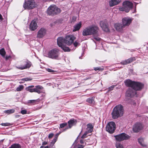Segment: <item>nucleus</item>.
Returning <instances> with one entry per match:
<instances>
[{
  "label": "nucleus",
  "mask_w": 148,
  "mask_h": 148,
  "mask_svg": "<svg viewBox=\"0 0 148 148\" xmlns=\"http://www.w3.org/2000/svg\"><path fill=\"white\" fill-rule=\"evenodd\" d=\"M86 145V143H85V145H78L74 146L75 148H83L85 145Z\"/></svg>",
  "instance_id": "nucleus-34"
},
{
  "label": "nucleus",
  "mask_w": 148,
  "mask_h": 148,
  "mask_svg": "<svg viewBox=\"0 0 148 148\" xmlns=\"http://www.w3.org/2000/svg\"><path fill=\"white\" fill-rule=\"evenodd\" d=\"M43 89V87L41 86L38 85L35 86L34 88V92H37L38 94L43 93L42 90Z\"/></svg>",
  "instance_id": "nucleus-20"
},
{
  "label": "nucleus",
  "mask_w": 148,
  "mask_h": 148,
  "mask_svg": "<svg viewBox=\"0 0 148 148\" xmlns=\"http://www.w3.org/2000/svg\"><path fill=\"white\" fill-rule=\"evenodd\" d=\"M44 148H49V146H46V147H45Z\"/></svg>",
  "instance_id": "nucleus-55"
},
{
  "label": "nucleus",
  "mask_w": 148,
  "mask_h": 148,
  "mask_svg": "<svg viewBox=\"0 0 148 148\" xmlns=\"http://www.w3.org/2000/svg\"><path fill=\"white\" fill-rule=\"evenodd\" d=\"M59 55V51L56 49H54L50 50L48 53V56L49 58L53 59H58Z\"/></svg>",
  "instance_id": "nucleus-7"
},
{
  "label": "nucleus",
  "mask_w": 148,
  "mask_h": 148,
  "mask_svg": "<svg viewBox=\"0 0 148 148\" xmlns=\"http://www.w3.org/2000/svg\"><path fill=\"white\" fill-rule=\"evenodd\" d=\"M57 44L59 47L64 45L65 44V38L62 37H58L57 39Z\"/></svg>",
  "instance_id": "nucleus-19"
},
{
  "label": "nucleus",
  "mask_w": 148,
  "mask_h": 148,
  "mask_svg": "<svg viewBox=\"0 0 148 148\" xmlns=\"http://www.w3.org/2000/svg\"><path fill=\"white\" fill-rule=\"evenodd\" d=\"M115 29L118 31H121L125 27L123 25L120 23H116L114 25Z\"/></svg>",
  "instance_id": "nucleus-21"
},
{
  "label": "nucleus",
  "mask_w": 148,
  "mask_h": 148,
  "mask_svg": "<svg viewBox=\"0 0 148 148\" xmlns=\"http://www.w3.org/2000/svg\"><path fill=\"white\" fill-rule=\"evenodd\" d=\"M132 3L128 1H125L123 3L122 6L120 7L119 9L122 11H125L126 12H129L130 9L133 7Z\"/></svg>",
  "instance_id": "nucleus-4"
},
{
  "label": "nucleus",
  "mask_w": 148,
  "mask_h": 148,
  "mask_svg": "<svg viewBox=\"0 0 148 148\" xmlns=\"http://www.w3.org/2000/svg\"><path fill=\"white\" fill-rule=\"evenodd\" d=\"M47 144V143L46 142H44L42 143V145H46Z\"/></svg>",
  "instance_id": "nucleus-49"
},
{
  "label": "nucleus",
  "mask_w": 148,
  "mask_h": 148,
  "mask_svg": "<svg viewBox=\"0 0 148 148\" xmlns=\"http://www.w3.org/2000/svg\"><path fill=\"white\" fill-rule=\"evenodd\" d=\"M45 147L43 146H42L40 147V148H44Z\"/></svg>",
  "instance_id": "nucleus-53"
},
{
  "label": "nucleus",
  "mask_w": 148,
  "mask_h": 148,
  "mask_svg": "<svg viewBox=\"0 0 148 148\" xmlns=\"http://www.w3.org/2000/svg\"><path fill=\"white\" fill-rule=\"evenodd\" d=\"M134 60H135V58H131L122 61L121 62V63L123 65L127 64H128L130 63Z\"/></svg>",
  "instance_id": "nucleus-22"
},
{
  "label": "nucleus",
  "mask_w": 148,
  "mask_h": 148,
  "mask_svg": "<svg viewBox=\"0 0 148 148\" xmlns=\"http://www.w3.org/2000/svg\"><path fill=\"white\" fill-rule=\"evenodd\" d=\"M1 125L2 126H8L11 125V124L9 123H2Z\"/></svg>",
  "instance_id": "nucleus-38"
},
{
  "label": "nucleus",
  "mask_w": 148,
  "mask_h": 148,
  "mask_svg": "<svg viewBox=\"0 0 148 148\" xmlns=\"http://www.w3.org/2000/svg\"><path fill=\"white\" fill-rule=\"evenodd\" d=\"M61 12L60 9L55 5H51L48 9L47 13L49 15H54Z\"/></svg>",
  "instance_id": "nucleus-5"
},
{
  "label": "nucleus",
  "mask_w": 148,
  "mask_h": 148,
  "mask_svg": "<svg viewBox=\"0 0 148 148\" xmlns=\"http://www.w3.org/2000/svg\"><path fill=\"white\" fill-rule=\"evenodd\" d=\"M38 26L36 22L34 20L32 21L29 25V29L32 31L35 30L37 28Z\"/></svg>",
  "instance_id": "nucleus-18"
},
{
  "label": "nucleus",
  "mask_w": 148,
  "mask_h": 148,
  "mask_svg": "<svg viewBox=\"0 0 148 148\" xmlns=\"http://www.w3.org/2000/svg\"><path fill=\"white\" fill-rule=\"evenodd\" d=\"M147 112H148V110H147Z\"/></svg>",
  "instance_id": "nucleus-56"
},
{
  "label": "nucleus",
  "mask_w": 148,
  "mask_h": 148,
  "mask_svg": "<svg viewBox=\"0 0 148 148\" xmlns=\"http://www.w3.org/2000/svg\"><path fill=\"white\" fill-rule=\"evenodd\" d=\"M120 2L119 0L118 1L116 0H111L109 2L110 5L111 7L119 3Z\"/></svg>",
  "instance_id": "nucleus-24"
},
{
  "label": "nucleus",
  "mask_w": 148,
  "mask_h": 148,
  "mask_svg": "<svg viewBox=\"0 0 148 148\" xmlns=\"http://www.w3.org/2000/svg\"><path fill=\"white\" fill-rule=\"evenodd\" d=\"M94 39L97 41H100L101 39L99 38V37H95L94 38Z\"/></svg>",
  "instance_id": "nucleus-47"
},
{
  "label": "nucleus",
  "mask_w": 148,
  "mask_h": 148,
  "mask_svg": "<svg viewBox=\"0 0 148 148\" xmlns=\"http://www.w3.org/2000/svg\"><path fill=\"white\" fill-rule=\"evenodd\" d=\"M123 114V106L119 105L116 106L114 108L112 113L113 119H116L121 116Z\"/></svg>",
  "instance_id": "nucleus-3"
},
{
  "label": "nucleus",
  "mask_w": 148,
  "mask_h": 148,
  "mask_svg": "<svg viewBox=\"0 0 148 148\" xmlns=\"http://www.w3.org/2000/svg\"><path fill=\"white\" fill-rule=\"evenodd\" d=\"M36 101V100H29L28 101V103L34 104Z\"/></svg>",
  "instance_id": "nucleus-40"
},
{
  "label": "nucleus",
  "mask_w": 148,
  "mask_h": 148,
  "mask_svg": "<svg viewBox=\"0 0 148 148\" xmlns=\"http://www.w3.org/2000/svg\"><path fill=\"white\" fill-rule=\"evenodd\" d=\"M3 18H2V15L0 14V20H2Z\"/></svg>",
  "instance_id": "nucleus-50"
},
{
  "label": "nucleus",
  "mask_w": 148,
  "mask_h": 148,
  "mask_svg": "<svg viewBox=\"0 0 148 148\" xmlns=\"http://www.w3.org/2000/svg\"><path fill=\"white\" fill-rule=\"evenodd\" d=\"M0 54L3 56H4L5 52L4 48H2L0 50Z\"/></svg>",
  "instance_id": "nucleus-31"
},
{
  "label": "nucleus",
  "mask_w": 148,
  "mask_h": 148,
  "mask_svg": "<svg viewBox=\"0 0 148 148\" xmlns=\"http://www.w3.org/2000/svg\"><path fill=\"white\" fill-rule=\"evenodd\" d=\"M98 30L99 28L97 26H89L83 29L82 34L84 36L95 35L97 33Z\"/></svg>",
  "instance_id": "nucleus-1"
},
{
  "label": "nucleus",
  "mask_w": 148,
  "mask_h": 148,
  "mask_svg": "<svg viewBox=\"0 0 148 148\" xmlns=\"http://www.w3.org/2000/svg\"><path fill=\"white\" fill-rule=\"evenodd\" d=\"M79 45V43L78 42L76 41H75L73 43V45L75 47H76L77 46Z\"/></svg>",
  "instance_id": "nucleus-42"
},
{
  "label": "nucleus",
  "mask_w": 148,
  "mask_h": 148,
  "mask_svg": "<svg viewBox=\"0 0 148 148\" xmlns=\"http://www.w3.org/2000/svg\"><path fill=\"white\" fill-rule=\"evenodd\" d=\"M34 86L33 85L30 86L26 88V89L27 91H29L30 92H34Z\"/></svg>",
  "instance_id": "nucleus-26"
},
{
  "label": "nucleus",
  "mask_w": 148,
  "mask_h": 148,
  "mask_svg": "<svg viewBox=\"0 0 148 148\" xmlns=\"http://www.w3.org/2000/svg\"><path fill=\"white\" fill-rule=\"evenodd\" d=\"M12 148H21L20 145L18 144H14L12 145Z\"/></svg>",
  "instance_id": "nucleus-33"
},
{
  "label": "nucleus",
  "mask_w": 148,
  "mask_h": 148,
  "mask_svg": "<svg viewBox=\"0 0 148 148\" xmlns=\"http://www.w3.org/2000/svg\"><path fill=\"white\" fill-rule=\"evenodd\" d=\"M138 141L139 143L143 147H146L147 145L144 143L143 139L142 138H140L138 139Z\"/></svg>",
  "instance_id": "nucleus-28"
},
{
  "label": "nucleus",
  "mask_w": 148,
  "mask_h": 148,
  "mask_svg": "<svg viewBox=\"0 0 148 148\" xmlns=\"http://www.w3.org/2000/svg\"><path fill=\"white\" fill-rule=\"evenodd\" d=\"M54 134L53 133H51L49 134L48 138H51L53 136Z\"/></svg>",
  "instance_id": "nucleus-44"
},
{
  "label": "nucleus",
  "mask_w": 148,
  "mask_h": 148,
  "mask_svg": "<svg viewBox=\"0 0 148 148\" xmlns=\"http://www.w3.org/2000/svg\"><path fill=\"white\" fill-rule=\"evenodd\" d=\"M114 87V86H112L109 88V89L110 90H112L113 89Z\"/></svg>",
  "instance_id": "nucleus-48"
},
{
  "label": "nucleus",
  "mask_w": 148,
  "mask_h": 148,
  "mask_svg": "<svg viewBox=\"0 0 148 148\" xmlns=\"http://www.w3.org/2000/svg\"><path fill=\"white\" fill-rule=\"evenodd\" d=\"M100 24L103 31L106 32H108L109 31L107 23L105 21H100Z\"/></svg>",
  "instance_id": "nucleus-15"
},
{
  "label": "nucleus",
  "mask_w": 148,
  "mask_h": 148,
  "mask_svg": "<svg viewBox=\"0 0 148 148\" xmlns=\"http://www.w3.org/2000/svg\"><path fill=\"white\" fill-rule=\"evenodd\" d=\"M56 139H53L51 143L50 146H52L57 141Z\"/></svg>",
  "instance_id": "nucleus-36"
},
{
  "label": "nucleus",
  "mask_w": 148,
  "mask_h": 148,
  "mask_svg": "<svg viewBox=\"0 0 148 148\" xmlns=\"http://www.w3.org/2000/svg\"><path fill=\"white\" fill-rule=\"evenodd\" d=\"M60 133L56 134L55 136V138L54 139H56V140H57L58 137Z\"/></svg>",
  "instance_id": "nucleus-46"
},
{
  "label": "nucleus",
  "mask_w": 148,
  "mask_h": 148,
  "mask_svg": "<svg viewBox=\"0 0 148 148\" xmlns=\"http://www.w3.org/2000/svg\"><path fill=\"white\" fill-rule=\"evenodd\" d=\"M21 113L23 114H25L27 113V111L25 110H22Z\"/></svg>",
  "instance_id": "nucleus-41"
},
{
  "label": "nucleus",
  "mask_w": 148,
  "mask_h": 148,
  "mask_svg": "<svg viewBox=\"0 0 148 148\" xmlns=\"http://www.w3.org/2000/svg\"><path fill=\"white\" fill-rule=\"evenodd\" d=\"M132 19L128 17H125L122 19L123 25L125 27L128 26L131 23Z\"/></svg>",
  "instance_id": "nucleus-17"
},
{
  "label": "nucleus",
  "mask_w": 148,
  "mask_h": 148,
  "mask_svg": "<svg viewBox=\"0 0 148 148\" xmlns=\"http://www.w3.org/2000/svg\"><path fill=\"white\" fill-rule=\"evenodd\" d=\"M143 128V126L141 123H137L135 124L133 127V130L135 132H138L141 130Z\"/></svg>",
  "instance_id": "nucleus-16"
},
{
  "label": "nucleus",
  "mask_w": 148,
  "mask_h": 148,
  "mask_svg": "<svg viewBox=\"0 0 148 148\" xmlns=\"http://www.w3.org/2000/svg\"><path fill=\"white\" fill-rule=\"evenodd\" d=\"M87 126L86 131L81 136L82 138H86L88 136V134L89 133H91L93 130V126L91 124L89 123L87 124Z\"/></svg>",
  "instance_id": "nucleus-10"
},
{
  "label": "nucleus",
  "mask_w": 148,
  "mask_h": 148,
  "mask_svg": "<svg viewBox=\"0 0 148 148\" xmlns=\"http://www.w3.org/2000/svg\"><path fill=\"white\" fill-rule=\"evenodd\" d=\"M80 143L81 144H84V141L82 140H80Z\"/></svg>",
  "instance_id": "nucleus-51"
},
{
  "label": "nucleus",
  "mask_w": 148,
  "mask_h": 148,
  "mask_svg": "<svg viewBox=\"0 0 148 148\" xmlns=\"http://www.w3.org/2000/svg\"><path fill=\"white\" fill-rule=\"evenodd\" d=\"M31 65V62L27 60L21 62L20 65L16 66V67L18 69L22 70L29 68Z\"/></svg>",
  "instance_id": "nucleus-6"
},
{
  "label": "nucleus",
  "mask_w": 148,
  "mask_h": 148,
  "mask_svg": "<svg viewBox=\"0 0 148 148\" xmlns=\"http://www.w3.org/2000/svg\"><path fill=\"white\" fill-rule=\"evenodd\" d=\"M94 69L95 70V71H97V70L100 71V70H103V69H101L100 67H97L94 68Z\"/></svg>",
  "instance_id": "nucleus-39"
},
{
  "label": "nucleus",
  "mask_w": 148,
  "mask_h": 148,
  "mask_svg": "<svg viewBox=\"0 0 148 148\" xmlns=\"http://www.w3.org/2000/svg\"><path fill=\"white\" fill-rule=\"evenodd\" d=\"M75 123V121L74 120H70L68 122V123L69 124V127H67L65 128L64 130L65 131L67 129H68L69 128H70L71 127L74 125Z\"/></svg>",
  "instance_id": "nucleus-25"
},
{
  "label": "nucleus",
  "mask_w": 148,
  "mask_h": 148,
  "mask_svg": "<svg viewBox=\"0 0 148 148\" xmlns=\"http://www.w3.org/2000/svg\"><path fill=\"white\" fill-rule=\"evenodd\" d=\"M81 27L82 23L81 22H80L79 23L77 24L74 26L73 27L74 29H73V32H75L76 31L79 30Z\"/></svg>",
  "instance_id": "nucleus-23"
},
{
  "label": "nucleus",
  "mask_w": 148,
  "mask_h": 148,
  "mask_svg": "<svg viewBox=\"0 0 148 148\" xmlns=\"http://www.w3.org/2000/svg\"><path fill=\"white\" fill-rule=\"evenodd\" d=\"M65 52L66 51H70V49H69L68 47H66L64 45H62L60 47Z\"/></svg>",
  "instance_id": "nucleus-27"
},
{
  "label": "nucleus",
  "mask_w": 148,
  "mask_h": 148,
  "mask_svg": "<svg viewBox=\"0 0 148 148\" xmlns=\"http://www.w3.org/2000/svg\"><path fill=\"white\" fill-rule=\"evenodd\" d=\"M24 88V86L22 85H19L16 88V91H20L22 90Z\"/></svg>",
  "instance_id": "nucleus-29"
},
{
  "label": "nucleus",
  "mask_w": 148,
  "mask_h": 148,
  "mask_svg": "<svg viewBox=\"0 0 148 148\" xmlns=\"http://www.w3.org/2000/svg\"><path fill=\"white\" fill-rule=\"evenodd\" d=\"M46 32L47 30L45 28H41L38 32L37 37L39 38L43 37L46 34Z\"/></svg>",
  "instance_id": "nucleus-13"
},
{
  "label": "nucleus",
  "mask_w": 148,
  "mask_h": 148,
  "mask_svg": "<svg viewBox=\"0 0 148 148\" xmlns=\"http://www.w3.org/2000/svg\"><path fill=\"white\" fill-rule=\"evenodd\" d=\"M36 6V5L33 0H28L25 1L23 5V7L25 9L28 10L33 8Z\"/></svg>",
  "instance_id": "nucleus-8"
},
{
  "label": "nucleus",
  "mask_w": 148,
  "mask_h": 148,
  "mask_svg": "<svg viewBox=\"0 0 148 148\" xmlns=\"http://www.w3.org/2000/svg\"><path fill=\"white\" fill-rule=\"evenodd\" d=\"M114 137L115 138L116 140L119 141L127 139L129 138L128 136L124 133L115 136Z\"/></svg>",
  "instance_id": "nucleus-11"
},
{
  "label": "nucleus",
  "mask_w": 148,
  "mask_h": 148,
  "mask_svg": "<svg viewBox=\"0 0 148 148\" xmlns=\"http://www.w3.org/2000/svg\"><path fill=\"white\" fill-rule=\"evenodd\" d=\"M47 70L48 72H51V73L53 72L54 71L52 69H47Z\"/></svg>",
  "instance_id": "nucleus-45"
},
{
  "label": "nucleus",
  "mask_w": 148,
  "mask_h": 148,
  "mask_svg": "<svg viewBox=\"0 0 148 148\" xmlns=\"http://www.w3.org/2000/svg\"><path fill=\"white\" fill-rule=\"evenodd\" d=\"M67 125L66 123H63L60 125V127L61 128H63Z\"/></svg>",
  "instance_id": "nucleus-37"
},
{
  "label": "nucleus",
  "mask_w": 148,
  "mask_h": 148,
  "mask_svg": "<svg viewBox=\"0 0 148 148\" xmlns=\"http://www.w3.org/2000/svg\"><path fill=\"white\" fill-rule=\"evenodd\" d=\"M116 148H123V145L119 143H116Z\"/></svg>",
  "instance_id": "nucleus-35"
},
{
  "label": "nucleus",
  "mask_w": 148,
  "mask_h": 148,
  "mask_svg": "<svg viewBox=\"0 0 148 148\" xmlns=\"http://www.w3.org/2000/svg\"><path fill=\"white\" fill-rule=\"evenodd\" d=\"M136 94V91L133 88H131L127 90L126 95L127 96L132 97L134 96Z\"/></svg>",
  "instance_id": "nucleus-14"
},
{
  "label": "nucleus",
  "mask_w": 148,
  "mask_h": 148,
  "mask_svg": "<svg viewBox=\"0 0 148 148\" xmlns=\"http://www.w3.org/2000/svg\"><path fill=\"white\" fill-rule=\"evenodd\" d=\"M87 101L90 104H92L93 103V102L94 101L93 99L92 98H89L87 99Z\"/></svg>",
  "instance_id": "nucleus-32"
},
{
  "label": "nucleus",
  "mask_w": 148,
  "mask_h": 148,
  "mask_svg": "<svg viewBox=\"0 0 148 148\" xmlns=\"http://www.w3.org/2000/svg\"><path fill=\"white\" fill-rule=\"evenodd\" d=\"M115 129V124L114 122L113 121L109 122L106 127V130L110 134L113 133Z\"/></svg>",
  "instance_id": "nucleus-9"
},
{
  "label": "nucleus",
  "mask_w": 148,
  "mask_h": 148,
  "mask_svg": "<svg viewBox=\"0 0 148 148\" xmlns=\"http://www.w3.org/2000/svg\"><path fill=\"white\" fill-rule=\"evenodd\" d=\"M19 116L18 115H17L16 116V117H18Z\"/></svg>",
  "instance_id": "nucleus-54"
},
{
  "label": "nucleus",
  "mask_w": 148,
  "mask_h": 148,
  "mask_svg": "<svg viewBox=\"0 0 148 148\" xmlns=\"http://www.w3.org/2000/svg\"><path fill=\"white\" fill-rule=\"evenodd\" d=\"M65 44L70 45L73 43V40L75 39V37L73 35H68L65 38Z\"/></svg>",
  "instance_id": "nucleus-12"
},
{
  "label": "nucleus",
  "mask_w": 148,
  "mask_h": 148,
  "mask_svg": "<svg viewBox=\"0 0 148 148\" xmlns=\"http://www.w3.org/2000/svg\"><path fill=\"white\" fill-rule=\"evenodd\" d=\"M15 111V110L14 109H11V110H5L4 111V112L5 113H7L8 114H10L14 112Z\"/></svg>",
  "instance_id": "nucleus-30"
},
{
  "label": "nucleus",
  "mask_w": 148,
  "mask_h": 148,
  "mask_svg": "<svg viewBox=\"0 0 148 148\" xmlns=\"http://www.w3.org/2000/svg\"><path fill=\"white\" fill-rule=\"evenodd\" d=\"M125 83L127 86L130 87L136 91L141 90L144 87V84L140 82L132 81L129 79L126 80Z\"/></svg>",
  "instance_id": "nucleus-2"
},
{
  "label": "nucleus",
  "mask_w": 148,
  "mask_h": 148,
  "mask_svg": "<svg viewBox=\"0 0 148 148\" xmlns=\"http://www.w3.org/2000/svg\"><path fill=\"white\" fill-rule=\"evenodd\" d=\"M9 57H10V56H6V58H5L6 59V60L8 59V58H9Z\"/></svg>",
  "instance_id": "nucleus-52"
},
{
  "label": "nucleus",
  "mask_w": 148,
  "mask_h": 148,
  "mask_svg": "<svg viewBox=\"0 0 148 148\" xmlns=\"http://www.w3.org/2000/svg\"><path fill=\"white\" fill-rule=\"evenodd\" d=\"M24 79L25 81H30V80H32V79L31 78H30L27 77V78H24Z\"/></svg>",
  "instance_id": "nucleus-43"
}]
</instances>
